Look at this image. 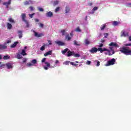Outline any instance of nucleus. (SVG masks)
<instances>
[{
    "mask_svg": "<svg viewBox=\"0 0 131 131\" xmlns=\"http://www.w3.org/2000/svg\"><path fill=\"white\" fill-rule=\"evenodd\" d=\"M120 52H121L122 54L126 55V56L131 55V50L129 49L128 47H123L121 48L120 49Z\"/></svg>",
    "mask_w": 131,
    "mask_h": 131,
    "instance_id": "nucleus-1",
    "label": "nucleus"
},
{
    "mask_svg": "<svg viewBox=\"0 0 131 131\" xmlns=\"http://www.w3.org/2000/svg\"><path fill=\"white\" fill-rule=\"evenodd\" d=\"M67 57H71V56H73V57H80V54H75V52L74 51H71L70 50L68 51L67 54Z\"/></svg>",
    "mask_w": 131,
    "mask_h": 131,
    "instance_id": "nucleus-2",
    "label": "nucleus"
},
{
    "mask_svg": "<svg viewBox=\"0 0 131 131\" xmlns=\"http://www.w3.org/2000/svg\"><path fill=\"white\" fill-rule=\"evenodd\" d=\"M21 17L22 21L23 22H25V23L26 24L27 27H29V23L27 20H26V14L22 13L21 14Z\"/></svg>",
    "mask_w": 131,
    "mask_h": 131,
    "instance_id": "nucleus-3",
    "label": "nucleus"
},
{
    "mask_svg": "<svg viewBox=\"0 0 131 131\" xmlns=\"http://www.w3.org/2000/svg\"><path fill=\"white\" fill-rule=\"evenodd\" d=\"M116 60L114 58H112L111 60L108 61L105 66H111V65H114Z\"/></svg>",
    "mask_w": 131,
    "mask_h": 131,
    "instance_id": "nucleus-4",
    "label": "nucleus"
},
{
    "mask_svg": "<svg viewBox=\"0 0 131 131\" xmlns=\"http://www.w3.org/2000/svg\"><path fill=\"white\" fill-rule=\"evenodd\" d=\"M128 36V32H125L124 30H122L121 32V37H125Z\"/></svg>",
    "mask_w": 131,
    "mask_h": 131,
    "instance_id": "nucleus-5",
    "label": "nucleus"
},
{
    "mask_svg": "<svg viewBox=\"0 0 131 131\" xmlns=\"http://www.w3.org/2000/svg\"><path fill=\"white\" fill-rule=\"evenodd\" d=\"M97 50L100 53H103V52H110L109 50L106 49V48H99L97 49Z\"/></svg>",
    "mask_w": 131,
    "mask_h": 131,
    "instance_id": "nucleus-6",
    "label": "nucleus"
},
{
    "mask_svg": "<svg viewBox=\"0 0 131 131\" xmlns=\"http://www.w3.org/2000/svg\"><path fill=\"white\" fill-rule=\"evenodd\" d=\"M91 54H94V53H97L98 52V49L96 47H93L89 51Z\"/></svg>",
    "mask_w": 131,
    "mask_h": 131,
    "instance_id": "nucleus-7",
    "label": "nucleus"
},
{
    "mask_svg": "<svg viewBox=\"0 0 131 131\" xmlns=\"http://www.w3.org/2000/svg\"><path fill=\"white\" fill-rule=\"evenodd\" d=\"M3 6H6V9H9V6L11 5V0H9L8 2H4L3 3Z\"/></svg>",
    "mask_w": 131,
    "mask_h": 131,
    "instance_id": "nucleus-8",
    "label": "nucleus"
},
{
    "mask_svg": "<svg viewBox=\"0 0 131 131\" xmlns=\"http://www.w3.org/2000/svg\"><path fill=\"white\" fill-rule=\"evenodd\" d=\"M34 36H36V37H41V36H43V34L42 33H40V34H38L37 32H35L34 31Z\"/></svg>",
    "mask_w": 131,
    "mask_h": 131,
    "instance_id": "nucleus-9",
    "label": "nucleus"
},
{
    "mask_svg": "<svg viewBox=\"0 0 131 131\" xmlns=\"http://www.w3.org/2000/svg\"><path fill=\"white\" fill-rule=\"evenodd\" d=\"M33 2L32 0H29L24 2L25 6H28V5L32 4Z\"/></svg>",
    "mask_w": 131,
    "mask_h": 131,
    "instance_id": "nucleus-10",
    "label": "nucleus"
},
{
    "mask_svg": "<svg viewBox=\"0 0 131 131\" xmlns=\"http://www.w3.org/2000/svg\"><path fill=\"white\" fill-rule=\"evenodd\" d=\"M55 43L58 46H65V43L61 41H55Z\"/></svg>",
    "mask_w": 131,
    "mask_h": 131,
    "instance_id": "nucleus-11",
    "label": "nucleus"
},
{
    "mask_svg": "<svg viewBox=\"0 0 131 131\" xmlns=\"http://www.w3.org/2000/svg\"><path fill=\"white\" fill-rule=\"evenodd\" d=\"M109 47H115V48H118V45L116 43L112 42L111 43L109 44Z\"/></svg>",
    "mask_w": 131,
    "mask_h": 131,
    "instance_id": "nucleus-12",
    "label": "nucleus"
},
{
    "mask_svg": "<svg viewBox=\"0 0 131 131\" xmlns=\"http://www.w3.org/2000/svg\"><path fill=\"white\" fill-rule=\"evenodd\" d=\"M53 12L49 11L48 12H47L46 14V15L47 16V17H49L50 18H51V17H53Z\"/></svg>",
    "mask_w": 131,
    "mask_h": 131,
    "instance_id": "nucleus-13",
    "label": "nucleus"
},
{
    "mask_svg": "<svg viewBox=\"0 0 131 131\" xmlns=\"http://www.w3.org/2000/svg\"><path fill=\"white\" fill-rule=\"evenodd\" d=\"M66 14H68V13H69L70 12V7H69V6H67L66 7Z\"/></svg>",
    "mask_w": 131,
    "mask_h": 131,
    "instance_id": "nucleus-14",
    "label": "nucleus"
},
{
    "mask_svg": "<svg viewBox=\"0 0 131 131\" xmlns=\"http://www.w3.org/2000/svg\"><path fill=\"white\" fill-rule=\"evenodd\" d=\"M7 29H9V30H10V29H12V28H13V26H12V24L8 23L7 24Z\"/></svg>",
    "mask_w": 131,
    "mask_h": 131,
    "instance_id": "nucleus-15",
    "label": "nucleus"
},
{
    "mask_svg": "<svg viewBox=\"0 0 131 131\" xmlns=\"http://www.w3.org/2000/svg\"><path fill=\"white\" fill-rule=\"evenodd\" d=\"M8 48L6 45H0V50H5Z\"/></svg>",
    "mask_w": 131,
    "mask_h": 131,
    "instance_id": "nucleus-16",
    "label": "nucleus"
},
{
    "mask_svg": "<svg viewBox=\"0 0 131 131\" xmlns=\"http://www.w3.org/2000/svg\"><path fill=\"white\" fill-rule=\"evenodd\" d=\"M52 53H53V51H49L46 53L44 54V57H47V56H49V55H52Z\"/></svg>",
    "mask_w": 131,
    "mask_h": 131,
    "instance_id": "nucleus-17",
    "label": "nucleus"
},
{
    "mask_svg": "<svg viewBox=\"0 0 131 131\" xmlns=\"http://www.w3.org/2000/svg\"><path fill=\"white\" fill-rule=\"evenodd\" d=\"M6 66L7 67L8 69H11L13 68V66L12 65V63H6Z\"/></svg>",
    "mask_w": 131,
    "mask_h": 131,
    "instance_id": "nucleus-18",
    "label": "nucleus"
},
{
    "mask_svg": "<svg viewBox=\"0 0 131 131\" xmlns=\"http://www.w3.org/2000/svg\"><path fill=\"white\" fill-rule=\"evenodd\" d=\"M47 46H48L47 44L43 43V46H41L40 49V51H45V50H46V47H47Z\"/></svg>",
    "mask_w": 131,
    "mask_h": 131,
    "instance_id": "nucleus-19",
    "label": "nucleus"
},
{
    "mask_svg": "<svg viewBox=\"0 0 131 131\" xmlns=\"http://www.w3.org/2000/svg\"><path fill=\"white\" fill-rule=\"evenodd\" d=\"M18 43V41L15 42L13 44L11 45V48H16V46H17Z\"/></svg>",
    "mask_w": 131,
    "mask_h": 131,
    "instance_id": "nucleus-20",
    "label": "nucleus"
},
{
    "mask_svg": "<svg viewBox=\"0 0 131 131\" xmlns=\"http://www.w3.org/2000/svg\"><path fill=\"white\" fill-rule=\"evenodd\" d=\"M18 37L19 38H22L23 37V32L22 31H18Z\"/></svg>",
    "mask_w": 131,
    "mask_h": 131,
    "instance_id": "nucleus-21",
    "label": "nucleus"
},
{
    "mask_svg": "<svg viewBox=\"0 0 131 131\" xmlns=\"http://www.w3.org/2000/svg\"><path fill=\"white\" fill-rule=\"evenodd\" d=\"M69 50V49L68 48H66V49H65L64 50H62V51H61L62 54L63 55H65V54H66V53H67V52H68Z\"/></svg>",
    "mask_w": 131,
    "mask_h": 131,
    "instance_id": "nucleus-22",
    "label": "nucleus"
},
{
    "mask_svg": "<svg viewBox=\"0 0 131 131\" xmlns=\"http://www.w3.org/2000/svg\"><path fill=\"white\" fill-rule=\"evenodd\" d=\"M8 21L9 22H10V23H13V24L15 23V20H14V19L11 17L8 18Z\"/></svg>",
    "mask_w": 131,
    "mask_h": 131,
    "instance_id": "nucleus-23",
    "label": "nucleus"
},
{
    "mask_svg": "<svg viewBox=\"0 0 131 131\" xmlns=\"http://www.w3.org/2000/svg\"><path fill=\"white\" fill-rule=\"evenodd\" d=\"M75 31L76 32H81V30L80 29V28H79V27H77V28L75 29Z\"/></svg>",
    "mask_w": 131,
    "mask_h": 131,
    "instance_id": "nucleus-24",
    "label": "nucleus"
},
{
    "mask_svg": "<svg viewBox=\"0 0 131 131\" xmlns=\"http://www.w3.org/2000/svg\"><path fill=\"white\" fill-rule=\"evenodd\" d=\"M21 55H22L23 56H26V55H27V54L26 53V51H25V50L23 49L21 52Z\"/></svg>",
    "mask_w": 131,
    "mask_h": 131,
    "instance_id": "nucleus-25",
    "label": "nucleus"
},
{
    "mask_svg": "<svg viewBox=\"0 0 131 131\" xmlns=\"http://www.w3.org/2000/svg\"><path fill=\"white\" fill-rule=\"evenodd\" d=\"M66 39H67L68 41H69L70 40V39H71L72 37H70V36L69 35V34H68L66 36Z\"/></svg>",
    "mask_w": 131,
    "mask_h": 131,
    "instance_id": "nucleus-26",
    "label": "nucleus"
},
{
    "mask_svg": "<svg viewBox=\"0 0 131 131\" xmlns=\"http://www.w3.org/2000/svg\"><path fill=\"white\" fill-rule=\"evenodd\" d=\"M84 43H85V45H90L91 43V42L90 41V40H89L88 39H86L84 40Z\"/></svg>",
    "mask_w": 131,
    "mask_h": 131,
    "instance_id": "nucleus-27",
    "label": "nucleus"
},
{
    "mask_svg": "<svg viewBox=\"0 0 131 131\" xmlns=\"http://www.w3.org/2000/svg\"><path fill=\"white\" fill-rule=\"evenodd\" d=\"M16 58L17 59H22V55H21V54L17 53Z\"/></svg>",
    "mask_w": 131,
    "mask_h": 131,
    "instance_id": "nucleus-28",
    "label": "nucleus"
},
{
    "mask_svg": "<svg viewBox=\"0 0 131 131\" xmlns=\"http://www.w3.org/2000/svg\"><path fill=\"white\" fill-rule=\"evenodd\" d=\"M105 28H106V24H103L100 27L101 30H104Z\"/></svg>",
    "mask_w": 131,
    "mask_h": 131,
    "instance_id": "nucleus-29",
    "label": "nucleus"
},
{
    "mask_svg": "<svg viewBox=\"0 0 131 131\" xmlns=\"http://www.w3.org/2000/svg\"><path fill=\"white\" fill-rule=\"evenodd\" d=\"M4 60H9L10 59V56L9 55H5L3 57Z\"/></svg>",
    "mask_w": 131,
    "mask_h": 131,
    "instance_id": "nucleus-30",
    "label": "nucleus"
},
{
    "mask_svg": "<svg viewBox=\"0 0 131 131\" xmlns=\"http://www.w3.org/2000/svg\"><path fill=\"white\" fill-rule=\"evenodd\" d=\"M74 46H80V44H78V43L77 42V41H76V40H74Z\"/></svg>",
    "mask_w": 131,
    "mask_h": 131,
    "instance_id": "nucleus-31",
    "label": "nucleus"
},
{
    "mask_svg": "<svg viewBox=\"0 0 131 131\" xmlns=\"http://www.w3.org/2000/svg\"><path fill=\"white\" fill-rule=\"evenodd\" d=\"M37 62V61L36 59H33V60L31 61V62H32V63L33 64H33H36Z\"/></svg>",
    "mask_w": 131,
    "mask_h": 131,
    "instance_id": "nucleus-32",
    "label": "nucleus"
},
{
    "mask_svg": "<svg viewBox=\"0 0 131 131\" xmlns=\"http://www.w3.org/2000/svg\"><path fill=\"white\" fill-rule=\"evenodd\" d=\"M27 66H28V67H30L31 66H33V64L31 62H28L27 63Z\"/></svg>",
    "mask_w": 131,
    "mask_h": 131,
    "instance_id": "nucleus-33",
    "label": "nucleus"
},
{
    "mask_svg": "<svg viewBox=\"0 0 131 131\" xmlns=\"http://www.w3.org/2000/svg\"><path fill=\"white\" fill-rule=\"evenodd\" d=\"M61 32L62 33V35L63 36L65 35V32H66V31L65 30H62L61 31Z\"/></svg>",
    "mask_w": 131,
    "mask_h": 131,
    "instance_id": "nucleus-34",
    "label": "nucleus"
},
{
    "mask_svg": "<svg viewBox=\"0 0 131 131\" xmlns=\"http://www.w3.org/2000/svg\"><path fill=\"white\" fill-rule=\"evenodd\" d=\"M59 4V1H56L54 2L53 5L54 6H57V5H58Z\"/></svg>",
    "mask_w": 131,
    "mask_h": 131,
    "instance_id": "nucleus-35",
    "label": "nucleus"
},
{
    "mask_svg": "<svg viewBox=\"0 0 131 131\" xmlns=\"http://www.w3.org/2000/svg\"><path fill=\"white\" fill-rule=\"evenodd\" d=\"M45 65H46V66L47 67H50V66H51V64L50 63H49L48 62H45Z\"/></svg>",
    "mask_w": 131,
    "mask_h": 131,
    "instance_id": "nucleus-36",
    "label": "nucleus"
},
{
    "mask_svg": "<svg viewBox=\"0 0 131 131\" xmlns=\"http://www.w3.org/2000/svg\"><path fill=\"white\" fill-rule=\"evenodd\" d=\"M59 11H60V7H57L55 10V13H57V12H59Z\"/></svg>",
    "mask_w": 131,
    "mask_h": 131,
    "instance_id": "nucleus-37",
    "label": "nucleus"
},
{
    "mask_svg": "<svg viewBox=\"0 0 131 131\" xmlns=\"http://www.w3.org/2000/svg\"><path fill=\"white\" fill-rule=\"evenodd\" d=\"M71 65H72L73 66H77V64L74 63V62L71 61L70 62Z\"/></svg>",
    "mask_w": 131,
    "mask_h": 131,
    "instance_id": "nucleus-38",
    "label": "nucleus"
},
{
    "mask_svg": "<svg viewBox=\"0 0 131 131\" xmlns=\"http://www.w3.org/2000/svg\"><path fill=\"white\" fill-rule=\"evenodd\" d=\"M113 25H114L115 26H117V25H118V21H114V23H113Z\"/></svg>",
    "mask_w": 131,
    "mask_h": 131,
    "instance_id": "nucleus-39",
    "label": "nucleus"
},
{
    "mask_svg": "<svg viewBox=\"0 0 131 131\" xmlns=\"http://www.w3.org/2000/svg\"><path fill=\"white\" fill-rule=\"evenodd\" d=\"M69 63H70V61H65L63 64H64V65H69Z\"/></svg>",
    "mask_w": 131,
    "mask_h": 131,
    "instance_id": "nucleus-40",
    "label": "nucleus"
},
{
    "mask_svg": "<svg viewBox=\"0 0 131 131\" xmlns=\"http://www.w3.org/2000/svg\"><path fill=\"white\" fill-rule=\"evenodd\" d=\"M104 38H107V37H108V35H109L108 33H105L104 34Z\"/></svg>",
    "mask_w": 131,
    "mask_h": 131,
    "instance_id": "nucleus-41",
    "label": "nucleus"
},
{
    "mask_svg": "<svg viewBox=\"0 0 131 131\" xmlns=\"http://www.w3.org/2000/svg\"><path fill=\"white\" fill-rule=\"evenodd\" d=\"M47 60L46 58H43L42 60H41V62L42 63H46V60Z\"/></svg>",
    "mask_w": 131,
    "mask_h": 131,
    "instance_id": "nucleus-42",
    "label": "nucleus"
},
{
    "mask_svg": "<svg viewBox=\"0 0 131 131\" xmlns=\"http://www.w3.org/2000/svg\"><path fill=\"white\" fill-rule=\"evenodd\" d=\"M23 63H26V62H27V58H23Z\"/></svg>",
    "mask_w": 131,
    "mask_h": 131,
    "instance_id": "nucleus-43",
    "label": "nucleus"
},
{
    "mask_svg": "<svg viewBox=\"0 0 131 131\" xmlns=\"http://www.w3.org/2000/svg\"><path fill=\"white\" fill-rule=\"evenodd\" d=\"M34 15V13H32L31 14H29V16L30 17V18H33V15Z\"/></svg>",
    "mask_w": 131,
    "mask_h": 131,
    "instance_id": "nucleus-44",
    "label": "nucleus"
},
{
    "mask_svg": "<svg viewBox=\"0 0 131 131\" xmlns=\"http://www.w3.org/2000/svg\"><path fill=\"white\" fill-rule=\"evenodd\" d=\"M96 62H97L96 66H97V67H99V66H100V61H99L98 60H96Z\"/></svg>",
    "mask_w": 131,
    "mask_h": 131,
    "instance_id": "nucleus-45",
    "label": "nucleus"
},
{
    "mask_svg": "<svg viewBox=\"0 0 131 131\" xmlns=\"http://www.w3.org/2000/svg\"><path fill=\"white\" fill-rule=\"evenodd\" d=\"M91 63H92V61H90V60H88L86 61V64L87 65H90Z\"/></svg>",
    "mask_w": 131,
    "mask_h": 131,
    "instance_id": "nucleus-46",
    "label": "nucleus"
},
{
    "mask_svg": "<svg viewBox=\"0 0 131 131\" xmlns=\"http://www.w3.org/2000/svg\"><path fill=\"white\" fill-rule=\"evenodd\" d=\"M97 10H98L97 7H94L93 9V11H97Z\"/></svg>",
    "mask_w": 131,
    "mask_h": 131,
    "instance_id": "nucleus-47",
    "label": "nucleus"
},
{
    "mask_svg": "<svg viewBox=\"0 0 131 131\" xmlns=\"http://www.w3.org/2000/svg\"><path fill=\"white\" fill-rule=\"evenodd\" d=\"M38 10L40 11V12H43V9L41 8H38Z\"/></svg>",
    "mask_w": 131,
    "mask_h": 131,
    "instance_id": "nucleus-48",
    "label": "nucleus"
},
{
    "mask_svg": "<svg viewBox=\"0 0 131 131\" xmlns=\"http://www.w3.org/2000/svg\"><path fill=\"white\" fill-rule=\"evenodd\" d=\"M70 35L71 37H73V31L71 32L70 33Z\"/></svg>",
    "mask_w": 131,
    "mask_h": 131,
    "instance_id": "nucleus-49",
    "label": "nucleus"
},
{
    "mask_svg": "<svg viewBox=\"0 0 131 131\" xmlns=\"http://www.w3.org/2000/svg\"><path fill=\"white\" fill-rule=\"evenodd\" d=\"M39 27H41V28H43V24L40 23L39 24Z\"/></svg>",
    "mask_w": 131,
    "mask_h": 131,
    "instance_id": "nucleus-50",
    "label": "nucleus"
},
{
    "mask_svg": "<svg viewBox=\"0 0 131 131\" xmlns=\"http://www.w3.org/2000/svg\"><path fill=\"white\" fill-rule=\"evenodd\" d=\"M125 47H130L131 46V43H126L125 45Z\"/></svg>",
    "mask_w": 131,
    "mask_h": 131,
    "instance_id": "nucleus-51",
    "label": "nucleus"
},
{
    "mask_svg": "<svg viewBox=\"0 0 131 131\" xmlns=\"http://www.w3.org/2000/svg\"><path fill=\"white\" fill-rule=\"evenodd\" d=\"M48 43H49V45L50 46H51V45H52V41H51V40H48Z\"/></svg>",
    "mask_w": 131,
    "mask_h": 131,
    "instance_id": "nucleus-52",
    "label": "nucleus"
},
{
    "mask_svg": "<svg viewBox=\"0 0 131 131\" xmlns=\"http://www.w3.org/2000/svg\"><path fill=\"white\" fill-rule=\"evenodd\" d=\"M29 9H30V11H33V7H32V6H30V7H29Z\"/></svg>",
    "mask_w": 131,
    "mask_h": 131,
    "instance_id": "nucleus-53",
    "label": "nucleus"
},
{
    "mask_svg": "<svg viewBox=\"0 0 131 131\" xmlns=\"http://www.w3.org/2000/svg\"><path fill=\"white\" fill-rule=\"evenodd\" d=\"M127 7H128L129 8L131 7V3H128L127 4Z\"/></svg>",
    "mask_w": 131,
    "mask_h": 131,
    "instance_id": "nucleus-54",
    "label": "nucleus"
},
{
    "mask_svg": "<svg viewBox=\"0 0 131 131\" xmlns=\"http://www.w3.org/2000/svg\"><path fill=\"white\" fill-rule=\"evenodd\" d=\"M34 20H35V22H36V23L39 22V19H38L37 18H35V19H34Z\"/></svg>",
    "mask_w": 131,
    "mask_h": 131,
    "instance_id": "nucleus-55",
    "label": "nucleus"
},
{
    "mask_svg": "<svg viewBox=\"0 0 131 131\" xmlns=\"http://www.w3.org/2000/svg\"><path fill=\"white\" fill-rule=\"evenodd\" d=\"M10 42H11V40H7L6 43H5V45H6L7 43H10Z\"/></svg>",
    "mask_w": 131,
    "mask_h": 131,
    "instance_id": "nucleus-56",
    "label": "nucleus"
},
{
    "mask_svg": "<svg viewBox=\"0 0 131 131\" xmlns=\"http://www.w3.org/2000/svg\"><path fill=\"white\" fill-rule=\"evenodd\" d=\"M99 48H102L103 47H104V45L103 43H101L99 46Z\"/></svg>",
    "mask_w": 131,
    "mask_h": 131,
    "instance_id": "nucleus-57",
    "label": "nucleus"
},
{
    "mask_svg": "<svg viewBox=\"0 0 131 131\" xmlns=\"http://www.w3.org/2000/svg\"><path fill=\"white\" fill-rule=\"evenodd\" d=\"M55 64H59V60H56L55 62Z\"/></svg>",
    "mask_w": 131,
    "mask_h": 131,
    "instance_id": "nucleus-58",
    "label": "nucleus"
},
{
    "mask_svg": "<svg viewBox=\"0 0 131 131\" xmlns=\"http://www.w3.org/2000/svg\"><path fill=\"white\" fill-rule=\"evenodd\" d=\"M110 49L111 50V51H114V50H113V47H110Z\"/></svg>",
    "mask_w": 131,
    "mask_h": 131,
    "instance_id": "nucleus-59",
    "label": "nucleus"
},
{
    "mask_svg": "<svg viewBox=\"0 0 131 131\" xmlns=\"http://www.w3.org/2000/svg\"><path fill=\"white\" fill-rule=\"evenodd\" d=\"M48 67H44V69H45V70H48V69H49V68H48Z\"/></svg>",
    "mask_w": 131,
    "mask_h": 131,
    "instance_id": "nucleus-60",
    "label": "nucleus"
},
{
    "mask_svg": "<svg viewBox=\"0 0 131 131\" xmlns=\"http://www.w3.org/2000/svg\"><path fill=\"white\" fill-rule=\"evenodd\" d=\"M101 42H105V40H104V39H101Z\"/></svg>",
    "mask_w": 131,
    "mask_h": 131,
    "instance_id": "nucleus-61",
    "label": "nucleus"
},
{
    "mask_svg": "<svg viewBox=\"0 0 131 131\" xmlns=\"http://www.w3.org/2000/svg\"><path fill=\"white\" fill-rule=\"evenodd\" d=\"M89 6H93V3H89Z\"/></svg>",
    "mask_w": 131,
    "mask_h": 131,
    "instance_id": "nucleus-62",
    "label": "nucleus"
},
{
    "mask_svg": "<svg viewBox=\"0 0 131 131\" xmlns=\"http://www.w3.org/2000/svg\"><path fill=\"white\" fill-rule=\"evenodd\" d=\"M129 41H131V36L129 37Z\"/></svg>",
    "mask_w": 131,
    "mask_h": 131,
    "instance_id": "nucleus-63",
    "label": "nucleus"
},
{
    "mask_svg": "<svg viewBox=\"0 0 131 131\" xmlns=\"http://www.w3.org/2000/svg\"><path fill=\"white\" fill-rule=\"evenodd\" d=\"M1 59H3V57L2 56V55H0V60H1Z\"/></svg>",
    "mask_w": 131,
    "mask_h": 131,
    "instance_id": "nucleus-64",
    "label": "nucleus"
}]
</instances>
